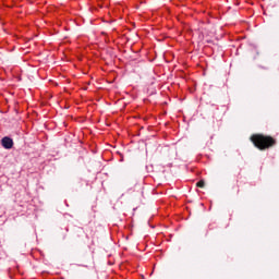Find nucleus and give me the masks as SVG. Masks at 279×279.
<instances>
[{
    "label": "nucleus",
    "mask_w": 279,
    "mask_h": 279,
    "mask_svg": "<svg viewBox=\"0 0 279 279\" xmlns=\"http://www.w3.org/2000/svg\"><path fill=\"white\" fill-rule=\"evenodd\" d=\"M1 145L4 147V149H12L14 147V141L12 138L5 136L1 140Z\"/></svg>",
    "instance_id": "f03ea898"
},
{
    "label": "nucleus",
    "mask_w": 279,
    "mask_h": 279,
    "mask_svg": "<svg viewBox=\"0 0 279 279\" xmlns=\"http://www.w3.org/2000/svg\"><path fill=\"white\" fill-rule=\"evenodd\" d=\"M251 141H253L257 149H269V147H274L276 145V140L271 136L253 135Z\"/></svg>",
    "instance_id": "f257e3e1"
},
{
    "label": "nucleus",
    "mask_w": 279,
    "mask_h": 279,
    "mask_svg": "<svg viewBox=\"0 0 279 279\" xmlns=\"http://www.w3.org/2000/svg\"><path fill=\"white\" fill-rule=\"evenodd\" d=\"M196 186H198V189H204V186H206V181L201 180L198 183H196Z\"/></svg>",
    "instance_id": "7ed1b4c3"
}]
</instances>
